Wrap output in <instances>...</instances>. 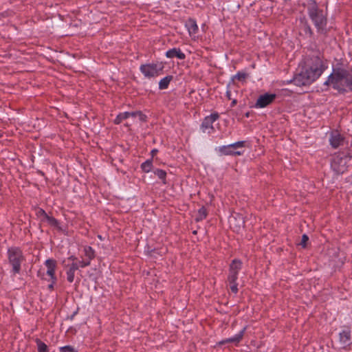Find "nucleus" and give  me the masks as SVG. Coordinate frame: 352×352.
Segmentation results:
<instances>
[{
	"label": "nucleus",
	"mask_w": 352,
	"mask_h": 352,
	"mask_svg": "<svg viewBox=\"0 0 352 352\" xmlns=\"http://www.w3.org/2000/svg\"><path fill=\"white\" fill-rule=\"evenodd\" d=\"M326 68L322 60L316 57L310 65L295 75L293 82L299 87L310 85L321 76Z\"/></svg>",
	"instance_id": "f257e3e1"
},
{
	"label": "nucleus",
	"mask_w": 352,
	"mask_h": 352,
	"mask_svg": "<svg viewBox=\"0 0 352 352\" xmlns=\"http://www.w3.org/2000/svg\"><path fill=\"white\" fill-rule=\"evenodd\" d=\"M324 85H332L340 91H352V72L341 68L334 69Z\"/></svg>",
	"instance_id": "f03ea898"
},
{
	"label": "nucleus",
	"mask_w": 352,
	"mask_h": 352,
	"mask_svg": "<svg viewBox=\"0 0 352 352\" xmlns=\"http://www.w3.org/2000/svg\"><path fill=\"white\" fill-rule=\"evenodd\" d=\"M308 14L316 28L318 32L327 33V18L323 11L319 10L316 2L313 1L308 7Z\"/></svg>",
	"instance_id": "7ed1b4c3"
},
{
	"label": "nucleus",
	"mask_w": 352,
	"mask_h": 352,
	"mask_svg": "<svg viewBox=\"0 0 352 352\" xmlns=\"http://www.w3.org/2000/svg\"><path fill=\"white\" fill-rule=\"evenodd\" d=\"M8 258L10 265L12 266V272L16 274L21 271V263L24 261V256L20 249L17 248H10L8 251Z\"/></svg>",
	"instance_id": "20e7f679"
},
{
	"label": "nucleus",
	"mask_w": 352,
	"mask_h": 352,
	"mask_svg": "<svg viewBox=\"0 0 352 352\" xmlns=\"http://www.w3.org/2000/svg\"><path fill=\"white\" fill-rule=\"evenodd\" d=\"M344 155L340 153L333 156L331 166L333 170L338 175L344 173L347 170V162Z\"/></svg>",
	"instance_id": "39448f33"
},
{
	"label": "nucleus",
	"mask_w": 352,
	"mask_h": 352,
	"mask_svg": "<svg viewBox=\"0 0 352 352\" xmlns=\"http://www.w3.org/2000/svg\"><path fill=\"white\" fill-rule=\"evenodd\" d=\"M245 144V141H239L227 146H222L219 147V151L221 154L225 155H241L243 154V152L236 150L243 148Z\"/></svg>",
	"instance_id": "423d86ee"
},
{
	"label": "nucleus",
	"mask_w": 352,
	"mask_h": 352,
	"mask_svg": "<svg viewBox=\"0 0 352 352\" xmlns=\"http://www.w3.org/2000/svg\"><path fill=\"white\" fill-rule=\"evenodd\" d=\"M163 65L162 64H146L140 66V71L146 78H152L159 76L162 70Z\"/></svg>",
	"instance_id": "0eeeda50"
},
{
	"label": "nucleus",
	"mask_w": 352,
	"mask_h": 352,
	"mask_svg": "<svg viewBox=\"0 0 352 352\" xmlns=\"http://www.w3.org/2000/svg\"><path fill=\"white\" fill-rule=\"evenodd\" d=\"M276 98V94H265L261 95L254 105L256 108H264L272 103Z\"/></svg>",
	"instance_id": "6e6552de"
},
{
	"label": "nucleus",
	"mask_w": 352,
	"mask_h": 352,
	"mask_svg": "<svg viewBox=\"0 0 352 352\" xmlns=\"http://www.w3.org/2000/svg\"><path fill=\"white\" fill-rule=\"evenodd\" d=\"M136 115L139 116V120L140 121H145L146 120V116L144 115L141 111H133V112H124L120 113L117 116L114 120V123L116 124H118L122 122V120L127 119L128 118L131 116H135Z\"/></svg>",
	"instance_id": "1a4fd4ad"
},
{
	"label": "nucleus",
	"mask_w": 352,
	"mask_h": 352,
	"mask_svg": "<svg viewBox=\"0 0 352 352\" xmlns=\"http://www.w3.org/2000/svg\"><path fill=\"white\" fill-rule=\"evenodd\" d=\"M340 344L342 347H346L351 344V335L349 329L346 328L339 333Z\"/></svg>",
	"instance_id": "9d476101"
},
{
	"label": "nucleus",
	"mask_w": 352,
	"mask_h": 352,
	"mask_svg": "<svg viewBox=\"0 0 352 352\" xmlns=\"http://www.w3.org/2000/svg\"><path fill=\"white\" fill-rule=\"evenodd\" d=\"M219 118L218 113H212L210 116H207L204 118L202 124L201 129L204 132H206V130L210 129L213 130L212 124Z\"/></svg>",
	"instance_id": "9b49d317"
},
{
	"label": "nucleus",
	"mask_w": 352,
	"mask_h": 352,
	"mask_svg": "<svg viewBox=\"0 0 352 352\" xmlns=\"http://www.w3.org/2000/svg\"><path fill=\"white\" fill-rule=\"evenodd\" d=\"M329 142L331 145L336 148L343 143L344 138L338 131H333L331 133Z\"/></svg>",
	"instance_id": "f8f14e48"
},
{
	"label": "nucleus",
	"mask_w": 352,
	"mask_h": 352,
	"mask_svg": "<svg viewBox=\"0 0 352 352\" xmlns=\"http://www.w3.org/2000/svg\"><path fill=\"white\" fill-rule=\"evenodd\" d=\"M167 58H177L180 60H184L186 58L185 54L179 48H172L166 52Z\"/></svg>",
	"instance_id": "ddd939ff"
},
{
	"label": "nucleus",
	"mask_w": 352,
	"mask_h": 352,
	"mask_svg": "<svg viewBox=\"0 0 352 352\" xmlns=\"http://www.w3.org/2000/svg\"><path fill=\"white\" fill-rule=\"evenodd\" d=\"M45 265L47 267V274L49 275L54 282L56 280V277L54 275L56 261L53 259H47L45 261Z\"/></svg>",
	"instance_id": "4468645a"
},
{
	"label": "nucleus",
	"mask_w": 352,
	"mask_h": 352,
	"mask_svg": "<svg viewBox=\"0 0 352 352\" xmlns=\"http://www.w3.org/2000/svg\"><path fill=\"white\" fill-rule=\"evenodd\" d=\"M79 268L77 263H72L69 265L68 270L67 271V279L69 283H72L74 279L75 272Z\"/></svg>",
	"instance_id": "2eb2a0df"
},
{
	"label": "nucleus",
	"mask_w": 352,
	"mask_h": 352,
	"mask_svg": "<svg viewBox=\"0 0 352 352\" xmlns=\"http://www.w3.org/2000/svg\"><path fill=\"white\" fill-rule=\"evenodd\" d=\"M244 331L245 330L243 329L239 333L236 334L233 337L228 338V339L224 340H222L220 342V344H223L228 343V342H232V343H235V344L239 343L241 341V340L242 339V338H243Z\"/></svg>",
	"instance_id": "dca6fc26"
},
{
	"label": "nucleus",
	"mask_w": 352,
	"mask_h": 352,
	"mask_svg": "<svg viewBox=\"0 0 352 352\" xmlns=\"http://www.w3.org/2000/svg\"><path fill=\"white\" fill-rule=\"evenodd\" d=\"M300 30L302 31L305 35L309 37H311L313 35V32L310 25L308 24L307 21L305 20H300Z\"/></svg>",
	"instance_id": "f3484780"
},
{
	"label": "nucleus",
	"mask_w": 352,
	"mask_h": 352,
	"mask_svg": "<svg viewBox=\"0 0 352 352\" xmlns=\"http://www.w3.org/2000/svg\"><path fill=\"white\" fill-rule=\"evenodd\" d=\"M190 34H195L198 30L197 23L193 19H189L186 24Z\"/></svg>",
	"instance_id": "a211bd4d"
},
{
	"label": "nucleus",
	"mask_w": 352,
	"mask_h": 352,
	"mask_svg": "<svg viewBox=\"0 0 352 352\" xmlns=\"http://www.w3.org/2000/svg\"><path fill=\"white\" fill-rule=\"evenodd\" d=\"M172 76H167L162 78L159 82V88L160 89H165L168 87L170 82L172 80Z\"/></svg>",
	"instance_id": "6ab92c4d"
},
{
	"label": "nucleus",
	"mask_w": 352,
	"mask_h": 352,
	"mask_svg": "<svg viewBox=\"0 0 352 352\" xmlns=\"http://www.w3.org/2000/svg\"><path fill=\"white\" fill-rule=\"evenodd\" d=\"M85 255L87 257V259L91 261L95 256V252L90 246H85L84 248Z\"/></svg>",
	"instance_id": "aec40b11"
},
{
	"label": "nucleus",
	"mask_w": 352,
	"mask_h": 352,
	"mask_svg": "<svg viewBox=\"0 0 352 352\" xmlns=\"http://www.w3.org/2000/svg\"><path fill=\"white\" fill-rule=\"evenodd\" d=\"M241 265H242V263L241 262V261L234 259L232 261V262L230 266V271L233 270V271L239 272V271L241 268Z\"/></svg>",
	"instance_id": "412c9836"
},
{
	"label": "nucleus",
	"mask_w": 352,
	"mask_h": 352,
	"mask_svg": "<svg viewBox=\"0 0 352 352\" xmlns=\"http://www.w3.org/2000/svg\"><path fill=\"white\" fill-rule=\"evenodd\" d=\"M141 168L142 170L145 173H148L149 171H151L152 168V160H148L144 163H142L141 165Z\"/></svg>",
	"instance_id": "4be33fe9"
},
{
	"label": "nucleus",
	"mask_w": 352,
	"mask_h": 352,
	"mask_svg": "<svg viewBox=\"0 0 352 352\" xmlns=\"http://www.w3.org/2000/svg\"><path fill=\"white\" fill-rule=\"evenodd\" d=\"M36 344L38 352H49L47 346L42 341L37 340Z\"/></svg>",
	"instance_id": "5701e85b"
},
{
	"label": "nucleus",
	"mask_w": 352,
	"mask_h": 352,
	"mask_svg": "<svg viewBox=\"0 0 352 352\" xmlns=\"http://www.w3.org/2000/svg\"><path fill=\"white\" fill-rule=\"evenodd\" d=\"M207 214L206 210L205 208L202 207L198 211L197 217H196V220L197 221L203 220L204 218H206Z\"/></svg>",
	"instance_id": "b1692460"
},
{
	"label": "nucleus",
	"mask_w": 352,
	"mask_h": 352,
	"mask_svg": "<svg viewBox=\"0 0 352 352\" xmlns=\"http://www.w3.org/2000/svg\"><path fill=\"white\" fill-rule=\"evenodd\" d=\"M238 273L237 272H235V271H230V274H229V276H228V281L230 283H234V282H236L237 278H238Z\"/></svg>",
	"instance_id": "393cba45"
},
{
	"label": "nucleus",
	"mask_w": 352,
	"mask_h": 352,
	"mask_svg": "<svg viewBox=\"0 0 352 352\" xmlns=\"http://www.w3.org/2000/svg\"><path fill=\"white\" fill-rule=\"evenodd\" d=\"M154 173L162 180L165 179L166 173L164 170L161 169H157Z\"/></svg>",
	"instance_id": "a878e982"
},
{
	"label": "nucleus",
	"mask_w": 352,
	"mask_h": 352,
	"mask_svg": "<svg viewBox=\"0 0 352 352\" xmlns=\"http://www.w3.org/2000/svg\"><path fill=\"white\" fill-rule=\"evenodd\" d=\"M60 352H76V351L73 346L68 345L60 347Z\"/></svg>",
	"instance_id": "bb28decb"
},
{
	"label": "nucleus",
	"mask_w": 352,
	"mask_h": 352,
	"mask_svg": "<svg viewBox=\"0 0 352 352\" xmlns=\"http://www.w3.org/2000/svg\"><path fill=\"white\" fill-rule=\"evenodd\" d=\"M44 219H45L52 226H56L58 224V221L56 219L48 215Z\"/></svg>",
	"instance_id": "cd10ccee"
},
{
	"label": "nucleus",
	"mask_w": 352,
	"mask_h": 352,
	"mask_svg": "<svg viewBox=\"0 0 352 352\" xmlns=\"http://www.w3.org/2000/svg\"><path fill=\"white\" fill-rule=\"evenodd\" d=\"M247 74L245 73H237L233 78V79H237L240 81L244 80L246 78Z\"/></svg>",
	"instance_id": "c85d7f7f"
},
{
	"label": "nucleus",
	"mask_w": 352,
	"mask_h": 352,
	"mask_svg": "<svg viewBox=\"0 0 352 352\" xmlns=\"http://www.w3.org/2000/svg\"><path fill=\"white\" fill-rule=\"evenodd\" d=\"M309 241V237L307 234H303L302 236L301 241L299 243L302 248H305L307 246V243Z\"/></svg>",
	"instance_id": "c756f323"
},
{
	"label": "nucleus",
	"mask_w": 352,
	"mask_h": 352,
	"mask_svg": "<svg viewBox=\"0 0 352 352\" xmlns=\"http://www.w3.org/2000/svg\"><path fill=\"white\" fill-rule=\"evenodd\" d=\"M340 154L341 155H344V158L346 159V162H348L349 160L352 157V152L349 151H347L346 153H344V152H342V153H340Z\"/></svg>",
	"instance_id": "7c9ffc66"
},
{
	"label": "nucleus",
	"mask_w": 352,
	"mask_h": 352,
	"mask_svg": "<svg viewBox=\"0 0 352 352\" xmlns=\"http://www.w3.org/2000/svg\"><path fill=\"white\" fill-rule=\"evenodd\" d=\"M90 261H91L86 259L85 261H79V263H78V265L80 267H85L90 265Z\"/></svg>",
	"instance_id": "2f4dec72"
},
{
	"label": "nucleus",
	"mask_w": 352,
	"mask_h": 352,
	"mask_svg": "<svg viewBox=\"0 0 352 352\" xmlns=\"http://www.w3.org/2000/svg\"><path fill=\"white\" fill-rule=\"evenodd\" d=\"M230 289L232 292L236 293L238 292V284L236 282L230 283Z\"/></svg>",
	"instance_id": "473e14b6"
},
{
	"label": "nucleus",
	"mask_w": 352,
	"mask_h": 352,
	"mask_svg": "<svg viewBox=\"0 0 352 352\" xmlns=\"http://www.w3.org/2000/svg\"><path fill=\"white\" fill-rule=\"evenodd\" d=\"M37 214L40 217H43V219H45L47 216V213L43 209H39L37 211Z\"/></svg>",
	"instance_id": "72a5a7b5"
},
{
	"label": "nucleus",
	"mask_w": 352,
	"mask_h": 352,
	"mask_svg": "<svg viewBox=\"0 0 352 352\" xmlns=\"http://www.w3.org/2000/svg\"><path fill=\"white\" fill-rule=\"evenodd\" d=\"M157 153V149H153L151 151V155L152 156H154L155 155H156V153Z\"/></svg>",
	"instance_id": "f704fd0d"
},
{
	"label": "nucleus",
	"mask_w": 352,
	"mask_h": 352,
	"mask_svg": "<svg viewBox=\"0 0 352 352\" xmlns=\"http://www.w3.org/2000/svg\"><path fill=\"white\" fill-rule=\"evenodd\" d=\"M69 259L72 260V261H74V260H76V258L75 256H70V257L69 258Z\"/></svg>",
	"instance_id": "c9c22d12"
},
{
	"label": "nucleus",
	"mask_w": 352,
	"mask_h": 352,
	"mask_svg": "<svg viewBox=\"0 0 352 352\" xmlns=\"http://www.w3.org/2000/svg\"><path fill=\"white\" fill-rule=\"evenodd\" d=\"M236 103V100H233L232 102V106H234Z\"/></svg>",
	"instance_id": "e433bc0d"
},
{
	"label": "nucleus",
	"mask_w": 352,
	"mask_h": 352,
	"mask_svg": "<svg viewBox=\"0 0 352 352\" xmlns=\"http://www.w3.org/2000/svg\"><path fill=\"white\" fill-rule=\"evenodd\" d=\"M49 288H50V289H52V288H53V284L50 285H49Z\"/></svg>",
	"instance_id": "4c0bfd02"
},
{
	"label": "nucleus",
	"mask_w": 352,
	"mask_h": 352,
	"mask_svg": "<svg viewBox=\"0 0 352 352\" xmlns=\"http://www.w3.org/2000/svg\"><path fill=\"white\" fill-rule=\"evenodd\" d=\"M133 118H135H135H138V117L139 118V116H138V115H136V116H133Z\"/></svg>",
	"instance_id": "58836bf2"
}]
</instances>
